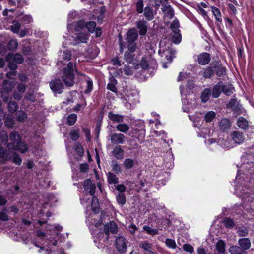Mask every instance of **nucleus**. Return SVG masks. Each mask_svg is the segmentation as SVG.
Returning a JSON list of instances; mask_svg holds the SVG:
<instances>
[{
  "instance_id": "f704fd0d",
  "label": "nucleus",
  "mask_w": 254,
  "mask_h": 254,
  "mask_svg": "<svg viewBox=\"0 0 254 254\" xmlns=\"http://www.w3.org/2000/svg\"><path fill=\"white\" fill-rule=\"evenodd\" d=\"M229 252L232 254H245V251L240 247L232 246L229 248Z\"/></svg>"
},
{
  "instance_id": "7ed1b4c3",
  "label": "nucleus",
  "mask_w": 254,
  "mask_h": 254,
  "mask_svg": "<svg viewBox=\"0 0 254 254\" xmlns=\"http://www.w3.org/2000/svg\"><path fill=\"white\" fill-rule=\"evenodd\" d=\"M228 109H231L233 114L236 115H240L242 113V105L237 102L235 98L231 99L226 104Z\"/></svg>"
},
{
  "instance_id": "e2e57ef3",
  "label": "nucleus",
  "mask_w": 254,
  "mask_h": 254,
  "mask_svg": "<svg viewBox=\"0 0 254 254\" xmlns=\"http://www.w3.org/2000/svg\"><path fill=\"white\" fill-rule=\"evenodd\" d=\"M165 243L166 246L170 248L175 249L176 247V244L174 240L167 238L166 239Z\"/></svg>"
},
{
  "instance_id": "864d4df0",
  "label": "nucleus",
  "mask_w": 254,
  "mask_h": 254,
  "mask_svg": "<svg viewBox=\"0 0 254 254\" xmlns=\"http://www.w3.org/2000/svg\"><path fill=\"white\" fill-rule=\"evenodd\" d=\"M221 85L222 88V92L226 95L230 96L233 93V91L229 86L225 85L223 82Z\"/></svg>"
},
{
  "instance_id": "6e6552de",
  "label": "nucleus",
  "mask_w": 254,
  "mask_h": 254,
  "mask_svg": "<svg viewBox=\"0 0 254 254\" xmlns=\"http://www.w3.org/2000/svg\"><path fill=\"white\" fill-rule=\"evenodd\" d=\"M136 28L138 29V35L141 36L146 35L147 32V22L144 20H138L136 22Z\"/></svg>"
},
{
  "instance_id": "ddd939ff",
  "label": "nucleus",
  "mask_w": 254,
  "mask_h": 254,
  "mask_svg": "<svg viewBox=\"0 0 254 254\" xmlns=\"http://www.w3.org/2000/svg\"><path fill=\"white\" fill-rule=\"evenodd\" d=\"M9 137L11 141L10 144H11L13 147L21 141V137L20 135L18 132L15 131L11 132L9 134Z\"/></svg>"
},
{
  "instance_id": "de8ad7c7",
  "label": "nucleus",
  "mask_w": 254,
  "mask_h": 254,
  "mask_svg": "<svg viewBox=\"0 0 254 254\" xmlns=\"http://www.w3.org/2000/svg\"><path fill=\"white\" fill-rule=\"evenodd\" d=\"M117 129L122 132H127L128 131L129 127L127 124H119L116 126Z\"/></svg>"
},
{
  "instance_id": "c756f323",
  "label": "nucleus",
  "mask_w": 254,
  "mask_h": 254,
  "mask_svg": "<svg viewBox=\"0 0 254 254\" xmlns=\"http://www.w3.org/2000/svg\"><path fill=\"white\" fill-rule=\"evenodd\" d=\"M89 35L86 32L79 33L75 38V41L78 40L80 42L86 43L89 39Z\"/></svg>"
},
{
  "instance_id": "a19ab883",
  "label": "nucleus",
  "mask_w": 254,
  "mask_h": 254,
  "mask_svg": "<svg viewBox=\"0 0 254 254\" xmlns=\"http://www.w3.org/2000/svg\"><path fill=\"white\" fill-rule=\"evenodd\" d=\"M18 108V104L15 101L10 100L8 102V110L10 112L14 113Z\"/></svg>"
},
{
  "instance_id": "aec40b11",
  "label": "nucleus",
  "mask_w": 254,
  "mask_h": 254,
  "mask_svg": "<svg viewBox=\"0 0 254 254\" xmlns=\"http://www.w3.org/2000/svg\"><path fill=\"white\" fill-rule=\"evenodd\" d=\"M91 205L92 210L94 213L97 214L99 213L100 210V205L98 198L96 196H93L92 197Z\"/></svg>"
},
{
  "instance_id": "ea45409f",
  "label": "nucleus",
  "mask_w": 254,
  "mask_h": 254,
  "mask_svg": "<svg viewBox=\"0 0 254 254\" xmlns=\"http://www.w3.org/2000/svg\"><path fill=\"white\" fill-rule=\"evenodd\" d=\"M86 82L87 83L86 88L84 91V94H89L93 89V83L92 79L89 77H88L87 79L86 80Z\"/></svg>"
},
{
  "instance_id": "72a5a7b5",
  "label": "nucleus",
  "mask_w": 254,
  "mask_h": 254,
  "mask_svg": "<svg viewBox=\"0 0 254 254\" xmlns=\"http://www.w3.org/2000/svg\"><path fill=\"white\" fill-rule=\"evenodd\" d=\"M69 136L71 139L74 141H76L80 137V133L79 128L71 130L69 132Z\"/></svg>"
},
{
  "instance_id": "423d86ee",
  "label": "nucleus",
  "mask_w": 254,
  "mask_h": 254,
  "mask_svg": "<svg viewBox=\"0 0 254 254\" xmlns=\"http://www.w3.org/2000/svg\"><path fill=\"white\" fill-rule=\"evenodd\" d=\"M211 61V55L209 53L203 52L197 56V62L202 65L208 64Z\"/></svg>"
},
{
  "instance_id": "1a4fd4ad",
  "label": "nucleus",
  "mask_w": 254,
  "mask_h": 254,
  "mask_svg": "<svg viewBox=\"0 0 254 254\" xmlns=\"http://www.w3.org/2000/svg\"><path fill=\"white\" fill-rule=\"evenodd\" d=\"M51 89L56 93H61L62 92V84L59 79H55L50 83Z\"/></svg>"
},
{
  "instance_id": "2eb2a0df",
  "label": "nucleus",
  "mask_w": 254,
  "mask_h": 254,
  "mask_svg": "<svg viewBox=\"0 0 254 254\" xmlns=\"http://www.w3.org/2000/svg\"><path fill=\"white\" fill-rule=\"evenodd\" d=\"M220 129L223 131H227L229 130L231 126V123L229 119L227 118H223L221 119L219 122Z\"/></svg>"
},
{
  "instance_id": "412c9836",
  "label": "nucleus",
  "mask_w": 254,
  "mask_h": 254,
  "mask_svg": "<svg viewBox=\"0 0 254 254\" xmlns=\"http://www.w3.org/2000/svg\"><path fill=\"white\" fill-rule=\"evenodd\" d=\"M232 138L235 143L238 144L242 143L244 139L243 133L237 131H234L232 133Z\"/></svg>"
},
{
  "instance_id": "680f3d73",
  "label": "nucleus",
  "mask_w": 254,
  "mask_h": 254,
  "mask_svg": "<svg viewBox=\"0 0 254 254\" xmlns=\"http://www.w3.org/2000/svg\"><path fill=\"white\" fill-rule=\"evenodd\" d=\"M5 125L8 128H12L14 124V120L11 117H7L5 119Z\"/></svg>"
},
{
  "instance_id": "4d7b16f0",
  "label": "nucleus",
  "mask_w": 254,
  "mask_h": 254,
  "mask_svg": "<svg viewBox=\"0 0 254 254\" xmlns=\"http://www.w3.org/2000/svg\"><path fill=\"white\" fill-rule=\"evenodd\" d=\"M20 27L21 25L18 22L14 21L13 25L11 26V29L13 33L17 34L19 32Z\"/></svg>"
},
{
  "instance_id": "79ce46f5",
  "label": "nucleus",
  "mask_w": 254,
  "mask_h": 254,
  "mask_svg": "<svg viewBox=\"0 0 254 254\" xmlns=\"http://www.w3.org/2000/svg\"><path fill=\"white\" fill-rule=\"evenodd\" d=\"M134 161L131 158H126L124 161V166L126 169H131L133 168Z\"/></svg>"
},
{
  "instance_id": "393cba45",
  "label": "nucleus",
  "mask_w": 254,
  "mask_h": 254,
  "mask_svg": "<svg viewBox=\"0 0 254 254\" xmlns=\"http://www.w3.org/2000/svg\"><path fill=\"white\" fill-rule=\"evenodd\" d=\"M117 84V80L115 78H113L107 85V89L116 94H118V89L116 87V85Z\"/></svg>"
},
{
  "instance_id": "9b49d317",
  "label": "nucleus",
  "mask_w": 254,
  "mask_h": 254,
  "mask_svg": "<svg viewBox=\"0 0 254 254\" xmlns=\"http://www.w3.org/2000/svg\"><path fill=\"white\" fill-rule=\"evenodd\" d=\"M222 81H220L213 86L211 90V95L213 98H218L222 93Z\"/></svg>"
},
{
  "instance_id": "49530a36",
  "label": "nucleus",
  "mask_w": 254,
  "mask_h": 254,
  "mask_svg": "<svg viewBox=\"0 0 254 254\" xmlns=\"http://www.w3.org/2000/svg\"><path fill=\"white\" fill-rule=\"evenodd\" d=\"M96 23L95 21H90L86 23L85 27L91 33H93L96 29Z\"/></svg>"
},
{
  "instance_id": "c03bdc74",
  "label": "nucleus",
  "mask_w": 254,
  "mask_h": 254,
  "mask_svg": "<svg viewBox=\"0 0 254 254\" xmlns=\"http://www.w3.org/2000/svg\"><path fill=\"white\" fill-rule=\"evenodd\" d=\"M116 200L119 205L123 206L126 203V197L124 193H119L116 196Z\"/></svg>"
},
{
  "instance_id": "bb28decb",
  "label": "nucleus",
  "mask_w": 254,
  "mask_h": 254,
  "mask_svg": "<svg viewBox=\"0 0 254 254\" xmlns=\"http://www.w3.org/2000/svg\"><path fill=\"white\" fill-rule=\"evenodd\" d=\"M13 148L14 150L18 151L22 153H24L28 150L27 145L24 142H22V141L16 144Z\"/></svg>"
},
{
  "instance_id": "473e14b6",
  "label": "nucleus",
  "mask_w": 254,
  "mask_h": 254,
  "mask_svg": "<svg viewBox=\"0 0 254 254\" xmlns=\"http://www.w3.org/2000/svg\"><path fill=\"white\" fill-rule=\"evenodd\" d=\"M144 15L147 21H151L154 18L153 9L150 7H145L144 8Z\"/></svg>"
},
{
  "instance_id": "dca6fc26",
  "label": "nucleus",
  "mask_w": 254,
  "mask_h": 254,
  "mask_svg": "<svg viewBox=\"0 0 254 254\" xmlns=\"http://www.w3.org/2000/svg\"><path fill=\"white\" fill-rule=\"evenodd\" d=\"M173 34L171 37V41L175 44H179L182 41V35L180 30L179 29H176L173 30Z\"/></svg>"
},
{
  "instance_id": "9d476101",
  "label": "nucleus",
  "mask_w": 254,
  "mask_h": 254,
  "mask_svg": "<svg viewBox=\"0 0 254 254\" xmlns=\"http://www.w3.org/2000/svg\"><path fill=\"white\" fill-rule=\"evenodd\" d=\"M125 136L122 133H114L111 135V142L115 144H123Z\"/></svg>"
},
{
  "instance_id": "5701e85b",
  "label": "nucleus",
  "mask_w": 254,
  "mask_h": 254,
  "mask_svg": "<svg viewBox=\"0 0 254 254\" xmlns=\"http://www.w3.org/2000/svg\"><path fill=\"white\" fill-rule=\"evenodd\" d=\"M239 244L240 247L245 251L249 249L251 247L250 241L247 238L240 239L239 240Z\"/></svg>"
},
{
  "instance_id": "f257e3e1",
  "label": "nucleus",
  "mask_w": 254,
  "mask_h": 254,
  "mask_svg": "<svg viewBox=\"0 0 254 254\" xmlns=\"http://www.w3.org/2000/svg\"><path fill=\"white\" fill-rule=\"evenodd\" d=\"M24 60L22 56L19 53L14 54H8L6 57V61L8 62V67L11 71L7 73L6 75L8 78H12L11 76L16 74L15 69L17 68V64H21Z\"/></svg>"
},
{
  "instance_id": "7c9ffc66",
  "label": "nucleus",
  "mask_w": 254,
  "mask_h": 254,
  "mask_svg": "<svg viewBox=\"0 0 254 254\" xmlns=\"http://www.w3.org/2000/svg\"><path fill=\"white\" fill-rule=\"evenodd\" d=\"M222 223L224 226L227 229H232L235 225L233 219L229 217H225Z\"/></svg>"
},
{
  "instance_id": "f3484780",
  "label": "nucleus",
  "mask_w": 254,
  "mask_h": 254,
  "mask_svg": "<svg viewBox=\"0 0 254 254\" xmlns=\"http://www.w3.org/2000/svg\"><path fill=\"white\" fill-rule=\"evenodd\" d=\"M75 74H65L64 76V86L67 87H72L75 84Z\"/></svg>"
},
{
  "instance_id": "39448f33",
  "label": "nucleus",
  "mask_w": 254,
  "mask_h": 254,
  "mask_svg": "<svg viewBox=\"0 0 254 254\" xmlns=\"http://www.w3.org/2000/svg\"><path fill=\"white\" fill-rule=\"evenodd\" d=\"M115 245L119 252L121 254L126 252L127 249V243L123 236H119L116 239Z\"/></svg>"
},
{
  "instance_id": "3c124183",
  "label": "nucleus",
  "mask_w": 254,
  "mask_h": 254,
  "mask_svg": "<svg viewBox=\"0 0 254 254\" xmlns=\"http://www.w3.org/2000/svg\"><path fill=\"white\" fill-rule=\"evenodd\" d=\"M17 120L19 122L24 121L27 118L26 113L23 111H18L16 113Z\"/></svg>"
},
{
  "instance_id": "338daca9",
  "label": "nucleus",
  "mask_w": 254,
  "mask_h": 254,
  "mask_svg": "<svg viewBox=\"0 0 254 254\" xmlns=\"http://www.w3.org/2000/svg\"><path fill=\"white\" fill-rule=\"evenodd\" d=\"M127 43V49L128 52L134 53L137 48L136 43Z\"/></svg>"
},
{
  "instance_id": "5fc2aeb1",
  "label": "nucleus",
  "mask_w": 254,
  "mask_h": 254,
  "mask_svg": "<svg viewBox=\"0 0 254 254\" xmlns=\"http://www.w3.org/2000/svg\"><path fill=\"white\" fill-rule=\"evenodd\" d=\"M18 46V42L17 40L11 39L8 43L7 47L11 51L15 50Z\"/></svg>"
},
{
  "instance_id": "052dcab7",
  "label": "nucleus",
  "mask_w": 254,
  "mask_h": 254,
  "mask_svg": "<svg viewBox=\"0 0 254 254\" xmlns=\"http://www.w3.org/2000/svg\"><path fill=\"white\" fill-rule=\"evenodd\" d=\"M110 232L113 234H116L118 232V227L116 223L114 221H110Z\"/></svg>"
},
{
  "instance_id": "8fccbe9b",
  "label": "nucleus",
  "mask_w": 254,
  "mask_h": 254,
  "mask_svg": "<svg viewBox=\"0 0 254 254\" xmlns=\"http://www.w3.org/2000/svg\"><path fill=\"white\" fill-rule=\"evenodd\" d=\"M140 248L143 249L145 251H150L152 249V244L149 243L147 241L141 242L139 244Z\"/></svg>"
},
{
  "instance_id": "6e6d98bb",
  "label": "nucleus",
  "mask_w": 254,
  "mask_h": 254,
  "mask_svg": "<svg viewBox=\"0 0 254 254\" xmlns=\"http://www.w3.org/2000/svg\"><path fill=\"white\" fill-rule=\"evenodd\" d=\"M75 151L79 156H82L84 155V149L82 145L78 143L75 145Z\"/></svg>"
},
{
  "instance_id": "69168bd1",
  "label": "nucleus",
  "mask_w": 254,
  "mask_h": 254,
  "mask_svg": "<svg viewBox=\"0 0 254 254\" xmlns=\"http://www.w3.org/2000/svg\"><path fill=\"white\" fill-rule=\"evenodd\" d=\"M95 183H92L90 179H86L84 182L83 187L85 190H88L89 188Z\"/></svg>"
},
{
  "instance_id": "cd10ccee",
  "label": "nucleus",
  "mask_w": 254,
  "mask_h": 254,
  "mask_svg": "<svg viewBox=\"0 0 254 254\" xmlns=\"http://www.w3.org/2000/svg\"><path fill=\"white\" fill-rule=\"evenodd\" d=\"M211 94L210 88H205L201 94L200 98L202 102L206 103L210 98Z\"/></svg>"
},
{
  "instance_id": "c85d7f7f",
  "label": "nucleus",
  "mask_w": 254,
  "mask_h": 254,
  "mask_svg": "<svg viewBox=\"0 0 254 254\" xmlns=\"http://www.w3.org/2000/svg\"><path fill=\"white\" fill-rule=\"evenodd\" d=\"M107 181L109 184H116L119 183V178L113 173L109 172L107 174Z\"/></svg>"
},
{
  "instance_id": "603ef678",
  "label": "nucleus",
  "mask_w": 254,
  "mask_h": 254,
  "mask_svg": "<svg viewBox=\"0 0 254 254\" xmlns=\"http://www.w3.org/2000/svg\"><path fill=\"white\" fill-rule=\"evenodd\" d=\"M14 87V84L12 82L5 81L3 84V89L4 92H9Z\"/></svg>"
},
{
  "instance_id": "6ab92c4d",
  "label": "nucleus",
  "mask_w": 254,
  "mask_h": 254,
  "mask_svg": "<svg viewBox=\"0 0 254 254\" xmlns=\"http://www.w3.org/2000/svg\"><path fill=\"white\" fill-rule=\"evenodd\" d=\"M74 70L77 71L76 64L71 62H69L67 65V67L64 68V76L65 74H74Z\"/></svg>"
},
{
  "instance_id": "a211bd4d",
  "label": "nucleus",
  "mask_w": 254,
  "mask_h": 254,
  "mask_svg": "<svg viewBox=\"0 0 254 254\" xmlns=\"http://www.w3.org/2000/svg\"><path fill=\"white\" fill-rule=\"evenodd\" d=\"M237 124L242 129L247 130L249 128V122L243 117H240L238 118Z\"/></svg>"
},
{
  "instance_id": "f03ea898",
  "label": "nucleus",
  "mask_w": 254,
  "mask_h": 254,
  "mask_svg": "<svg viewBox=\"0 0 254 254\" xmlns=\"http://www.w3.org/2000/svg\"><path fill=\"white\" fill-rule=\"evenodd\" d=\"M214 75L218 77H224L226 75L227 69L220 60L212 62Z\"/></svg>"
},
{
  "instance_id": "4468645a",
  "label": "nucleus",
  "mask_w": 254,
  "mask_h": 254,
  "mask_svg": "<svg viewBox=\"0 0 254 254\" xmlns=\"http://www.w3.org/2000/svg\"><path fill=\"white\" fill-rule=\"evenodd\" d=\"M124 150L122 147L120 145H117L112 151L113 155L118 160H121L124 157Z\"/></svg>"
},
{
  "instance_id": "0e129e2a",
  "label": "nucleus",
  "mask_w": 254,
  "mask_h": 254,
  "mask_svg": "<svg viewBox=\"0 0 254 254\" xmlns=\"http://www.w3.org/2000/svg\"><path fill=\"white\" fill-rule=\"evenodd\" d=\"M225 25L227 28L232 31L233 27V23L232 20L229 17L225 18Z\"/></svg>"
},
{
  "instance_id": "37998d69",
  "label": "nucleus",
  "mask_w": 254,
  "mask_h": 254,
  "mask_svg": "<svg viewBox=\"0 0 254 254\" xmlns=\"http://www.w3.org/2000/svg\"><path fill=\"white\" fill-rule=\"evenodd\" d=\"M143 229L148 234L151 235L152 236H154V235L158 234V231L157 229L152 228L149 226H147V225L144 226L143 227Z\"/></svg>"
},
{
  "instance_id": "0eeeda50",
  "label": "nucleus",
  "mask_w": 254,
  "mask_h": 254,
  "mask_svg": "<svg viewBox=\"0 0 254 254\" xmlns=\"http://www.w3.org/2000/svg\"><path fill=\"white\" fill-rule=\"evenodd\" d=\"M138 36V34L137 30L135 28H132L128 30L125 39L127 43H135Z\"/></svg>"
},
{
  "instance_id": "f8f14e48",
  "label": "nucleus",
  "mask_w": 254,
  "mask_h": 254,
  "mask_svg": "<svg viewBox=\"0 0 254 254\" xmlns=\"http://www.w3.org/2000/svg\"><path fill=\"white\" fill-rule=\"evenodd\" d=\"M202 76L205 79H211L214 75L212 62L209 66H207L203 69L201 73Z\"/></svg>"
},
{
  "instance_id": "bf43d9fd",
  "label": "nucleus",
  "mask_w": 254,
  "mask_h": 254,
  "mask_svg": "<svg viewBox=\"0 0 254 254\" xmlns=\"http://www.w3.org/2000/svg\"><path fill=\"white\" fill-rule=\"evenodd\" d=\"M12 162L18 166H20L21 164L22 159L16 152H14L12 155Z\"/></svg>"
},
{
  "instance_id": "4be33fe9",
  "label": "nucleus",
  "mask_w": 254,
  "mask_h": 254,
  "mask_svg": "<svg viewBox=\"0 0 254 254\" xmlns=\"http://www.w3.org/2000/svg\"><path fill=\"white\" fill-rule=\"evenodd\" d=\"M108 117L109 119L114 122H122L123 121L124 117L117 114H114L112 111L108 113Z\"/></svg>"
},
{
  "instance_id": "2f4dec72",
  "label": "nucleus",
  "mask_w": 254,
  "mask_h": 254,
  "mask_svg": "<svg viewBox=\"0 0 254 254\" xmlns=\"http://www.w3.org/2000/svg\"><path fill=\"white\" fill-rule=\"evenodd\" d=\"M211 10L213 13V14L215 16V18L216 20L220 23H222V15L221 13L220 12V10L217 8L216 7L214 6H211Z\"/></svg>"
},
{
  "instance_id": "4c0bfd02",
  "label": "nucleus",
  "mask_w": 254,
  "mask_h": 254,
  "mask_svg": "<svg viewBox=\"0 0 254 254\" xmlns=\"http://www.w3.org/2000/svg\"><path fill=\"white\" fill-rule=\"evenodd\" d=\"M8 136L5 131H0V140L4 145H6L7 147L10 146V143H8Z\"/></svg>"
},
{
  "instance_id": "13d9d810",
  "label": "nucleus",
  "mask_w": 254,
  "mask_h": 254,
  "mask_svg": "<svg viewBox=\"0 0 254 254\" xmlns=\"http://www.w3.org/2000/svg\"><path fill=\"white\" fill-rule=\"evenodd\" d=\"M143 7H144V4H143V0H138V1L136 2V12L138 14L142 13L143 11Z\"/></svg>"
},
{
  "instance_id": "e433bc0d",
  "label": "nucleus",
  "mask_w": 254,
  "mask_h": 254,
  "mask_svg": "<svg viewBox=\"0 0 254 254\" xmlns=\"http://www.w3.org/2000/svg\"><path fill=\"white\" fill-rule=\"evenodd\" d=\"M225 243L222 240H219L216 243V249L220 253H224L225 251Z\"/></svg>"
},
{
  "instance_id": "09e8293b",
  "label": "nucleus",
  "mask_w": 254,
  "mask_h": 254,
  "mask_svg": "<svg viewBox=\"0 0 254 254\" xmlns=\"http://www.w3.org/2000/svg\"><path fill=\"white\" fill-rule=\"evenodd\" d=\"M111 166L112 167V170L116 174H119L121 173V166L117 163V161H112V163Z\"/></svg>"
},
{
  "instance_id": "a878e982",
  "label": "nucleus",
  "mask_w": 254,
  "mask_h": 254,
  "mask_svg": "<svg viewBox=\"0 0 254 254\" xmlns=\"http://www.w3.org/2000/svg\"><path fill=\"white\" fill-rule=\"evenodd\" d=\"M134 56L135 55L133 54V52L126 51L124 53L125 61L129 64L133 63L134 64L136 62V60L135 59Z\"/></svg>"
},
{
  "instance_id": "b1692460",
  "label": "nucleus",
  "mask_w": 254,
  "mask_h": 254,
  "mask_svg": "<svg viewBox=\"0 0 254 254\" xmlns=\"http://www.w3.org/2000/svg\"><path fill=\"white\" fill-rule=\"evenodd\" d=\"M146 59V56L144 55L142 57L140 62L138 60H136V62L134 63V64H136L137 65H140L142 69L146 70L149 66L148 62Z\"/></svg>"
},
{
  "instance_id": "58836bf2",
  "label": "nucleus",
  "mask_w": 254,
  "mask_h": 254,
  "mask_svg": "<svg viewBox=\"0 0 254 254\" xmlns=\"http://www.w3.org/2000/svg\"><path fill=\"white\" fill-rule=\"evenodd\" d=\"M143 141V139H140L138 136H134L129 141V145L133 146L132 143L135 142V146H133L134 149H137L139 147V144L142 143Z\"/></svg>"
},
{
  "instance_id": "20e7f679",
  "label": "nucleus",
  "mask_w": 254,
  "mask_h": 254,
  "mask_svg": "<svg viewBox=\"0 0 254 254\" xmlns=\"http://www.w3.org/2000/svg\"><path fill=\"white\" fill-rule=\"evenodd\" d=\"M12 158V155L9 149L3 147L0 144V164H5L6 162L10 160Z\"/></svg>"
},
{
  "instance_id": "c9c22d12",
  "label": "nucleus",
  "mask_w": 254,
  "mask_h": 254,
  "mask_svg": "<svg viewBox=\"0 0 254 254\" xmlns=\"http://www.w3.org/2000/svg\"><path fill=\"white\" fill-rule=\"evenodd\" d=\"M77 119V116L76 114H70L66 118V124L69 126H73L76 123Z\"/></svg>"
},
{
  "instance_id": "774afa93",
  "label": "nucleus",
  "mask_w": 254,
  "mask_h": 254,
  "mask_svg": "<svg viewBox=\"0 0 254 254\" xmlns=\"http://www.w3.org/2000/svg\"><path fill=\"white\" fill-rule=\"evenodd\" d=\"M179 27L180 23L179 20L177 19L174 20L170 25V28L173 31L176 29H179L178 28Z\"/></svg>"
},
{
  "instance_id": "a18cd8bd",
  "label": "nucleus",
  "mask_w": 254,
  "mask_h": 254,
  "mask_svg": "<svg viewBox=\"0 0 254 254\" xmlns=\"http://www.w3.org/2000/svg\"><path fill=\"white\" fill-rule=\"evenodd\" d=\"M216 113L214 111H208L204 116V120L207 123L211 122L215 117Z\"/></svg>"
}]
</instances>
